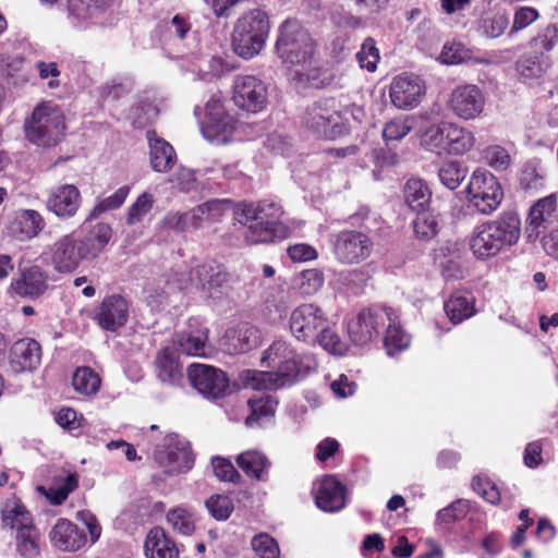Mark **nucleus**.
<instances>
[{"label":"nucleus","instance_id":"obj_1","mask_svg":"<svg viewBox=\"0 0 558 558\" xmlns=\"http://www.w3.org/2000/svg\"><path fill=\"white\" fill-rule=\"evenodd\" d=\"M260 361L271 371L247 369L242 375L244 384L252 389H279L291 385L302 374L301 356L282 339L275 340Z\"/></svg>","mask_w":558,"mask_h":558},{"label":"nucleus","instance_id":"obj_2","mask_svg":"<svg viewBox=\"0 0 558 558\" xmlns=\"http://www.w3.org/2000/svg\"><path fill=\"white\" fill-rule=\"evenodd\" d=\"M521 220L506 211L496 219L477 225L469 235L468 245L475 259L485 262L518 243Z\"/></svg>","mask_w":558,"mask_h":558},{"label":"nucleus","instance_id":"obj_3","mask_svg":"<svg viewBox=\"0 0 558 558\" xmlns=\"http://www.w3.org/2000/svg\"><path fill=\"white\" fill-rule=\"evenodd\" d=\"M282 207L275 201L243 204L240 220L245 227L244 238L248 244L268 243L288 236L290 230L282 222Z\"/></svg>","mask_w":558,"mask_h":558},{"label":"nucleus","instance_id":"obj_4","mask_svg":"<svg viewBox=\"0 0 558 558\" xmlns=\"http://www.w3.org/2000/svg\"><path fill=\"white\" fill-rule=\"evenodd\" d=\"M270 31L268 14L253 9L242 14L232 33V48L236 56L252 59L265 47Z\"/></svg>","mask_w":558,"mask_h":558},{"label":"nucleus","instance_id":"obj_5","mask_svg":"<svg viewBox=\"0 0 558 558\" xmlns=\"http://www.w3.org/2000/svg\"><path fill=\"white\" fill-rule=\"evenodd\" d=\"M423 145L438 155L463 156L476 144L474 133L454 122H441L429 126L422 136Z\"/></svg>","mask_w":558,"mask_h":558},{"label":"nucleus","instance_id":"obj_6","mask_svg":"<svg viewBox=\"0 0 558 558\" xmlns=\"http://www.w3.org/2000/svg\"><path fill=\"white\" fill-rule=\"evenodd\" d=\"M276 50L284 63L305 66L312 63L315 44L298 20L289 19L278 28Z\"/></svg>","mask_w":558,"mask_h":558},{"label":"nucleus","instance_id":"obj_7","mask_svg":"<svg viewBox=\"0 0 558 558\" xmlns=\"http://www.w3.org/2000/svg\"><path fill=\"white\" fill-rule=\"evenodd\" d=\"M64 130L61 111L48 102L36 106L32 116L25 121L26 137L38 146L56 145L63 136Z\"/></svg>","mask_w":558,"mask_h":558},{"label":"nucleus","instance_id":"obj_8","mask_svg":"<svg viewBox=\"0 0 558 558\" xmlns=\"http://www.w3.org/2000/svg\"><path fill=\"white\" fill-rule=\"evenodd\" d=\"M466 193L470 205L482 215L493 214L504 199V190L498 179L482 168L472 172Z\"/></svg>","mask_w":558,"mask_h":558},{"label":"nucleus","instance_id":"obj_9","mask_svg":"<svg viewBox=\"0 0 558 558\" xmlns=\"http://www.w3.org/2000/svg\"><path fill=\"white\" fill-rule=\"evenodd\" d=\"M302 122L317 137L332 140L344 132L343 119L333 99H322L308 106Z\"/></svg>","mask_w":558,"mask_h":558},{"label":"nucleus","instance_id":"obj_10","mask_svg":"<svg viewBox=\"0 0 558 558\" xmlns=\"http://www.w3.org/2000/svg\"><path fill=\"white\" fill-rule=\"evenodd\" d=\"M335 258L344 265L359 264L367 259L373 252L371 238L356 230H344L331 240Z\"/></svg>","mask_w":558,"mask_h":558},{"label":"nucleus","instance_id":"obj_11","mask_svg":"<svg viewBox=\"0 0 558 558\" xmlns=\"http://www.w3.org/2000/svg\"><path fill=\"white\" fill-rule=\"evenodd\" d=\"M392 308L362 310L348 324V333L356 345H366L379 336V329L386 320H391Z\"/></svg>","mask_w":558,"mask_h":558},{"label":"nucleus","instance_id":"obj_12","mask_svg":"<svg viewBox=\"0 0 558 558\" xmlns=\"http://www.w3.org/2000/svg\"><path fill=\"white\" fill-rule=\"evenodd\" d=\"M155 461L170 476L190 471L194 463L193 452L187 441L170 437L154 452Z\"/></svg>","mask_w":558,"mask_h":558},{"label":"nucleus","instance_id":"obj_13","mask_svg":"<svg viewBox=\"0 0 558 558\" xmlns=\"http://www.w3.org/2000/svg\"><path fill=\"white\" fill-rule=\"evenodd\" d=\"M426 94L424 81L412 73H402L392 78L389 86V99L399 110L416 108Z\"/></svg>","mask_w":558,"mask_h":558},{"label":"nucleus","instance_id":"obj_14","mask_svg":"<svg viewBox=\"0 0 558 558\" xmlns=\"http://www.w3.org/2000/svg\"><path fill=\"white\" fill-rule=\"evenodd\" d=\"M485 108V96L475 84L456 86L448 99V109L459 119L469 121L478 118Z\"/></svg>","mask_w":558,"mask_h":558},{"label":"nucleus","instance_id":"obj_15","mask_svg":"<svg viewBox=\"0 0 558 558\" xmlns=\"http://www.w3.org/2000/svg\"><path fill=\"white\" fill-rule=\"evenodd\" d=\"M187 378L199 393L208 398H221L229 390V380L226 374L210 365L198 363L190 365Z\"/></svg>","mask_w":558,"mask_h":558},{"label":"nucleus","instance_id":"obj_16","mask_svg":"<svg viewBox=\"0 0 558 558\" xmlns=\"http://www.w3.org/2000/svg\"><path fill=\"white\" fill-rule=\"evenodd\" d=\"M326 324L325 313L315 304H301L292 311L289 319L292 335L302 341L316 340L317 333Z\"/></svg>","mask_w":558,"mask_h":558},{"label":"nucleus","instance_id":"obj_17","mask_svg":"<svg viewBox=\"0 0 558 558\" xmlns=\"http://www.w3.org/2000/svg\"><path fill=\"white\" fill-rule=\"evenodd\" d=\"M234 104L248 112H258L267 104V87L253 75H236L233 81Z\"/></svg>","mask_w":558,"mask_h":558},{"label":"nucleus","instance_id":"obj_18","mask_svg":"<svg viewBox=\"0 0 558 558\" xmlns=\"http://www.w3.org/2000/svg\"><path fill=\"white\" fill-rule=\"evenodd\" d=\"M50 251L51 263L59 272H72L83 260H88L81 248L76 232L59 238Z\"/></svg>","mask_w":558,"mask_h":558},{"label":"nucleus","instance_id":"obj_19","mask_svg":"<svg viewBox=\"0 0 558 558\" xmlns=\"http://www.w3.org/2000/svg\"><path fill=\"white\" fill-rule=\"evenodd\" d=\"M82 205V195L74 184H61L50 189L45 202L46 209L60 219L73 218Z\"/></svg>","mask_w":558,"mask_h":558},{"label":"nucleus","instance_id":"obj_20","mask_svg":"<svg viewBox=\"0 0 558 558\" xmlns=\"http://www.w3.org/2000/svg\"><path fill=\"white\" fill-rule=\"evenodd\" d=\"M227 272L222 265L208 260L192 267L186 278L179 280V288H186L189 284L197 289L211 292L223 286L227 281Z\"/></svg>","mask_w":558,"mask_h":558},{"label":"nucleus","instance_id":"obj_21","mask_svg":"<svg viewBox=\"0 0 558 558\" xmlns=\"http://www.w3.org/2000/svg\"><path fill=\"white\" fill-rule=\"evenodd\" d=\"M130 304L120 294L106 296L95 313L98 325L108 331H116L123 327L129 318Z\"/></svg>","mask_w":558,"mask_h":558},{"label":"nucleus","instance_id":"obj_22","mask_svg":"<svg viewBox=\"0 0 558 558\" xmlns=\"http://www.w3.org/2000/svg\"><path fill=\"white\" fill-rule=\"evenodd\" d=\"M45 227V218L39 211L35 209H17L9 219L8 231L11 236L24 242L36 238Z\"/></svg>","mask_w":558,"mask_h":558},{"label":"nucleus","instance_id":"obj_23","mask_svg":"<svg viewBox=\"0 0 558 558\" xmlns=\"http://www.w3.org/2000/svg\"><path fill=\"white\" fill-rule=\"evenodd\" d=\"M174 350L190 356L207 357L213 353L208 344V329L205 326H194L191 322L189 328L178 332L173 339Z\"/></svg>","mask_w":558,"mask_h":558},{"label":"nucleus","instance_id":"obj_24","mask_svg":"<svg viewBox=\"0 0 558 558\" xmlns=\"http://www.w3.org/2000/svg\"><path fill=\"white\" fill-rule=\"evenodd\" d=\"M41 362V347L31 338L14 342L10 350L9 363L12 372L19 374L35 371Z\"/></svg>","mask_w":558,"mask_h":558},{"label":"nucleus","instance_id":"obj_25","mask_svg":"<svg viewBox=\"0 0 558 558\" xmlns=\"http://www.w3.org/2000/svg\"><path fill=\"white\" fill-rule=\"evenodd\" d=\"M12 292L21 298L35 300L48 289V275L39 266H31L21 271L10 286Z\"/></svg>","mask_w":558,"mask_h":558},{"label":"nucleus","instance_id":"obj_26","mask_svg":"<svg viewBox=\"0 0 558 558\" xmlns=\"http://www.w3.org/2000/svg\"><path fill=\"white\" fill-rule=\"evenodd\" d=\"M260 342V330L252 325L243 324L234 329L227 330L221 345L228 353L239 354L257 348Z\"/></svg>","mask_w":558,"mask_h":558},{"label":"nucleus","instance_id":"obj_27","mask_svg":"<svg viewBox=\"0 0 558 558\" xmlns=\"http://www.w3.org/2000/svg\"><path fill=\"white\" fill-rule=\"evenodd\" d=\"M345 487L332 475H327L319 482L315 502L316 506L326 512H336L345 506Z\"/></svg>","mask_w":558,"mask_h":558},{"label":"nucleus","instance_id":"obj_28","mask_svg":"<svg viewBox=\"0 0 558 558\" xmlns=\"http://www.w3.org/2000/svg\"><path fill=\"white\" fill-rule=\"evenodd\" d=\"M87 222L88 221L85 220L81 227V231L84 235H77V239L85 257L90 260L96 258L109 243L112 229L109 225L104 222H98L87 229Z\"/></svg>","mask_w":558,"mask_h":558},{"label":"nucleus","instance_id":"obj_29","mask_svg":"<svg viewBox=\"0 0 558 558\" xmlns=\"http://www.w3.org/2000/svg\"><path fill=\"white\" fill-rule=\"evenodd\" d=\"M146 137L149 146V163L154 171L169 172L177 162L174 148L155 131H147Z\"/></svg>","mask_w":558,"mask_h":558},{"label":"nucleus","instance_id":"obj_30","mask_svg":"<svg viewBox=\"0 0 558 558\" xmlns=\"http://www.w3.org/2000/svg\"><path fill=\"white\" fill-rule=\"evenodd\" d=\"M50 539L54 547L63 551H74L86 543V536L74 523L66 519H59L50 532Z\"/></svg>","mask_w":558,"mask_h":558},{"label":"nucleus","instance_id":"obj_31","mask_svg":"<svg viewBox=\"0 0 558 558\" xmlns=\"http://www.w3.org/2000/svg\"><path fill=\"white\" fill-rule=\"evenodd\" d=\"M144 554L146 558H179L175 543L161 527H154L148 532L144 543Z\"/></svg>","mask_w":558,"mask_h":558},{"label":"nucleus","instance_id":"obj_32","mask_svg":"<svg viewBox=\"0 0 558 558\" xmlns=\"http://www.w3.org/2000/svg\"><path fill=\"white\" fill-rule=\"evenodd\" d=\"M112 0H68L70 16L77 24L94 23L111 5Z\"/></svg>","mask_w":558,"mask_h":558},{"label":"nucleus","instance_id":"obj_33","mask_svg":"<svg viewBox=\"0 0 558 558\" xmlns=\"http://www.w3.org/2000/svg\"><path fill=\"white\" fill-rule=\"evenodd\" d=\"M157 377L165 384L180 385L183 379L182 366L174 348H165L156 356Z\"/></svg>","mask_w":558,"mask_h":558},{"label":"nucleus","instance_id":"obj_34","mask_svg":"<svg viewBox=\"0 0 558 558\" xmlns=\"http://www.w3.org/2000/svg\"><path fill=\"white\" fill-rule=\"evenodd\" d=\"M2 529L15 531V534L35 525L31 512L19 499H9L1 510Z\"/></svg>","mask_w":558,"mask_h":558},{"label":"nucleus","instance_id":"obj_35","mask_svg":"<svg viewBox=\"0 0 558 558\" xmlns=\"http://www.w3.org/2000/svg\"><path fill=\"white\" fill-rule=\"evenodd\" d=\"M234 125L233 117L226 113L215 118H204L201 131L208 142L220 145L228 142Z\"/></svg>","mask_w":558,"mask_h":558},{"label":"nucleus","instance_id":"obj_36","mask_svg":"<svg viewBox=\"0 0 558 558\" xmlns=\"http://www.w3.org/2000/svg\"><path fill=\"white\" fill-rule=\"evenodd\" d=\"M546 170L541 160L532 159L523 163L519 172L520 187L529 194H536L545 187Z\"/></svg>","mask_w":558,"mask_h":558},{"label":"nucleus","instance_id":"obj_37","mask_svg":"<svg viewBox=\"0 0 558 558\" xmlns=\"http://www.w3.org/2000/svg\"><path fill=\"white\" fill-rule=\"evenodd\" d=\"M238 466L250 477L257 481H265L270 462L267 457L258 450H246L240 453L236 459Z\"/></svg>","mask_w":558,"mask_h":558},{"label":"nucleus","instance_id":"obj_38","mask_svg":"<svg viewBox=\"0 0 558 558\" xmlns=\"http://www.w3.org/2000/svg\"><path fill=\"white\" fill-rule=\"evenodd\" d=\"M247 403L251 414L246 417L245 424L248 427L260 426L265 421L272 417L278 405V401L269 395L251 398Z\"/></svg>","mask_w":558,"mask_h":558},{"label":"nucleus","instance_id":"obj_39","mask_svg":"<svg viewBox=\"0 0 558 558\" xmlns=\"http://www.w3.org/2000/svg\"><path fill=\"white\" fill-rule=\"evenodd\" d=\"M404 197L413 210L425 211L429 207L432 192L423 180L410 179L404 186Z\"/></svg>","mask_w":558,"mask_h":558},{"label":"nucleus","instance_id":"obj_40","mask_svg":"<svg viewBox=\"0 0 558 558\" xmlns=\"http://www.w3.org/2000/svg\"><path fill=\"white\" fill-rule=\"evenodd\" d=\"M449 320L457 325L475 314L474 299L460 293L452 294L444 305Z\"/></svg>","mask_w":558,"mask_h":558},{"label":"nucleus","instance_id":"obj_41","mask_svg":"<svg viewBox=\"0 0 558 558\" xmlns=\"http://www.w3.org/2000/svg\"><path fill=\"white\" fill-rule=\"evenodd\" d=\"M468 175V168L460 160H446L438 166L439 182L450 191L457 190Z\"/></svg>","mask_w":558,"mask_h":558},{"label":"nucleus","instance_id":"obj_42","mask_svg":"<svg viewBox=\"0 0 558 558\" xmlns=\"http://www.w3.org/2000/svg\"><path fill=\"white\" fill-rule=\"evenodd\" d=\"M398 316L392 311L391 320H388L386 336L384 338V345L388 355L393 356L397 353L405 350L410 344V337L397 323Z\"/></svg>","mask_w":558,"mask_h":558},{"label":"nucleus","instance_id":"obj_43","mask_svg":"<svg viewBox=\"0 0 558 558\" xmlns=\"http://www.w3.org/2000/svg\"><path fill=\"white\" fill-rule=\"evenodd\" d=\"M130 191L131 187L129 185H123L111 195L104 198H97L94 207L90 209L86 217V221H92L99 218L107 211L120 208L124 204L128 195L130 194Z\"/></svg>","mask_w":558,"mask_h":558},{"label":"nucleus","instance_id":"obj_44","mask_svg":"<svg viewBox=\"0 0 558 558\" xmlns=\"http://www.w3.org/2000/svg\"><path fill=\"white\" fill-rule=\"evenodd\" d=\"M16 551L24 558H34L40 553V533L35 525L15 534Z\"/></svg>","mask_w":558,"mask_h":558},{"label":"nucleus","instance_id":"obj_45","mask_svg":"<svg viewBox=\"0 0 558 558\" xmlns=\"http://www.w3.org/2000/svg\"><path fill=\"white\" fill-rule=\"evenodd\" d=\"M509 14L506 11H496L480 21L478 32L488 39L500 37L509 27Z\"/></svg>","mask_w":558,"mask_h":558},{"label":"nucleus","instance_id":"obj_46","mask_svg":"<svg viewBox=\"0 0 558 558\" xmlns=\"http://www.w3.org/2000/svg\"><path fill=\"white\" fill-rule=\"evenodd\" d=\"M167 522L175 533L184 536L192 535L195 531L196 519L194 513L182 507L169 510Z\"/></svg>","mask_w":558,"mask_h":558},{"label":"nucleus","instance_id":"obj_47","mask_svg":"<svg viewBox=\"0 0 558 558\" xmlns=\"http://www.w3.org/2000/svg\"><path fill=\"white\" fill-rule=\"evenodd\" d=\"M100 377L90 367H78L72 378L74 389L85 396L95 395L100 388Z\"/></svg>","mask_w":558,"mask_h":558},{"label":"nucleus","instance_id":"obj_48","mask_svg":"<svg viewBox=\"0 0 558 558\" xmlns=\"http://www.w3.org/2000/svg\"><path fill=\"white\" fill-rule=\"evenodd\" d=\"M414 118L411 116H400L386 122L383 130L385 141H400L412 130Z\"/></svg>","mask_w":558,"mask_h":558},{"label":"nucleus","instance_id":"obj_49","mask_svg":"<svg viewBox=\"0 0 558 558\" xmlns=\"http://www.w3.org/2000/svg\"><path fill=\"white\" fill-rule=\"evenodd\" d=\"M556 207V194H549L538 199L530 209V225L534 226L535 228L539 227L555 211Z\"/></svg>","mask_w":558,"mask_h":558},{"label":"nucleus","instance_id":"obj_50","mask_svg":"<svg viewBox=\"0 0 558 558\" xmlns=\"http://www.w3.org/2000/svg\"><path fill=\"white\" fill-rule=\"evenodd\" d=\"M484 162L496 171H505L511 166L510 154L500 145H488L482 151Z\"/></svg>","mask_w":558,"mask_h":558},{"label":"nucleus","instance_id":"obj_51","mask_svg":"<svg viewBox=\"0 0 558 558\" xmlns=\"http://www.w3.org/2000/svg\"><path fill=\"white\" fill-rule=\"evenodd\" d=\"M356 61L361 69L368 72H375L379 62V50L372 37H367L361 45V49L356 52Z\"/></svg>","mask_w":558,"mask_h":558},{"label":"nucleus","instance_id":"obj_52","mask_svg":"<svg viewBox=\"0 0 558 558\" xmlns=\"http://www.w3.org/2000/svg\"><path fill=\"white\" fill-rule=\"evenodd\" d=\"M413 230L415 235L421 240H430L438 233V221L434 214L418 211L413 221Z\"/></svg>","mask_w":558,"mask_h":558},{"label":"nucleus","instance_id":"obj_53","mask_svg":"<svg viewBox=\"0 0 558 558\" xmlns=\"http://www.w3.org/2000/svg\"><path fill=\"white\" fill-rule=\"evenodd\" d=\"M155 203L154 195L149 192L142 193L136 201L129 207L126 222L135 225L151 210Z\"/></svg>","mask_w":558,"mask_h":558},{"label":"nucleus","instance_id":"obj_54","mask_svg":"<svg viewBox=\"0 0 558 558\" xmlns=\"http://www.w3.org/2000/svg\"><path fill=\"white\" fill-rule=\"evenodd\" d=\"M205 506L210 515L218 521L227 520L233 511L232 500L225 495H214L209 497Z\"/></svg>","mask_w":558,"mask_h":558},{"label":"nucleus","instance_id":"obj_55","mask_svg":"<svg viewBox=\"0 0 558 558\" xmlns=\"http://www.w3.org/2000/svg\"><path fill=\"white\" fill-rule=\"evenodd\" d=\"M316 339L319 344L331 354L342 355L347 351V344L341 341L336 331L328 328L326 325L319 330Z\"/></svg>","mask_w":558,"mask_h":558},{"label":"nucleus","instance_id":"obj_56","mask_svg":"<svg viewBox=\"0 0 558 558\" xmlns=\"http://www.w3.org/2000/svg\"><path fill=\"white\" fill-rule=\"evenodd\" d=\"M251 544L259 558H279V546L270 535L260 533L253 537Z\"/></svg>","mask_w":558,"mask_h":558},{"label":"nucleus","instance_id":"obj_57","mask_svg":"<svg viewBox=\"0 0 558 558\" xmlns=\"http://www.w3.org/2000/svg\"><path fill=\"white\" fill-rule=\"evenodd\" d=\"M158 116V109L150 102H141L133 107L130 112V118L134 128L142 129L151 123Z\"/></svg>","mask_w":558,"mask_h":558},{"label":"nucleus","instance_id":"obj_58","mask_svg":"<svg viewBox=\"0 0 558 558\" xmlns=\"http://www.w3.org/2000/svg\"><path fill=\"white\" fill-rule=\"evenodd\" d=\"M211 466L214 474L220 481L231 482L234 484L240 483L241 475L230 460L221 457H215L211 460Z\"/></svg>","mask_w":558,"mask_h":558},{"label":"nucleus","instance_id":"obj_59","mask_svg":"<svg viewBox=\"0 0 558 558\" xmlns=\"http://www.w3.org/2000/svg\"><path fill=\"white\" fill-rule=\"evenodd\" d=\"M558 43V27L549 24L538 32L531 45L538 51H550Z\"/></svg>","mask_w":558,"mask_h":558},{"label":"nucleus","instance_id":"obj_60","mask_svg":"<svg viewBox=\"0 0 558 558\" xmlns=\"http://www.w3.org/2000/svg\"><path fill=\"white\" fill-rule=\"evenodd\" d=\"M539 17V13L536 9L531 7H522L518 9L513 16V23L508 33L509 37H513L519 31H522L530 26Z\"/></svg>","mask_w":558,"mask_h":558},{"label":"nucleus","instance_id":"obj_61","mask_svg":"<svg viewBox=\"0 0 558 558\" xmlns=\"http://www.w3.org/2000/svg\"><path fill=\"white\" fill-rule=\"evenodd\" d=\"M169 182L180 192H190L196 185L195 173L185 167H180L170 178Z\"/></svg>","mask_w":558,"mask_h":558},{"label":"nucleus","instance_id":"obj_62","mask_svg":"<svg viewBox=\"0 0 558 558\" xmlns=\"http://www.w3.org/2000/svg\"><path fill=\"white\" fill-rule=\"evenodd\" d=\"M468 512V505L463 500H457L450 506L439 510L437 512L436 521L438 523H451L457 520H461Z\"/></svg>","mask_w":558,"mask_h":558},{"label":"nucleus","instance_id":"obj_63","mask_svg":"<svg viewBox=\"0 0 558 558\" xmlns=\"http://www.w3.org/2000/svg\"><path fill=\"white\" fill-rule=\"evenodd\" d=\"M466 53V50L461 44L448 43L444 45L439 60L445 64H458L465 60Z\"/></svg>","mask_w":558,"mask_h":558},{"label":"nucleus","instance_id":"obj_64","mask_svg":"<svg viewBox=\"0 0 558 558\" xmlns=\"http://www.w3.org/2000/svg\"><path fill=\"white\" fill-rule=\"evenodd\" d=\"M517 70L523 78H536L542 76L544 72L542 63L532 57L520 59L517 63Z\"/></svg>","mask_w":558,"mask_h":558}]
</instances>
